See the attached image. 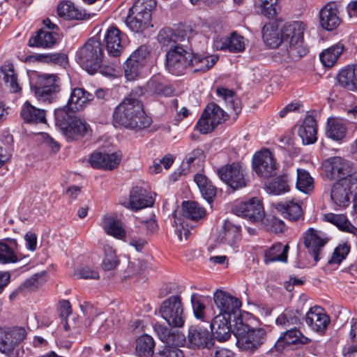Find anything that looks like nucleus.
Returning a JSON list of instances; mask_svg holds the SVG:
<instances>
[{
  "label": "nucleus",
  "mask_w": 357,
  "mask_h": 357,
  "mask_svg": "<svg viewBox=\"0 0 357 357\" xmlns=\"http://www.w3.org/2000/svg\"><path fill=\"white\" fill-rule=\"evenodd\" d=\"M112 118L114 123L133 131L145 129L151 123L142 101L132 96L125 98L114 108Z\"/></svg>",
  "instance_id": "f257e3e1"
},
{
  "label": "nucleus",
  "mask_w": 357,
  "mask_h": 357,
  "mask_svg": "<svg viewBox=\"0 0 357 357\" xmlns=\"http://www.w3.org/2000/svg\"><path fill=\"white\" fill-rule=\"evenodd\" d=\"M234 326V334L236 337V346L242 351L248 354H254L265 342L266 332L262 328H252L243 321L238 319Z\"/></svg>",
  "instance_id": "f03ea898"
},
{
  "label": "nucleus",
  "mask_w": 357,
  "mask_h": 357,
  "mask_svg": "<svg viewBox=\"0 0 357 357\" xmlns=\"http://www.w3.org/2000/svg\"><path fill=\"white\" fill-rule=\"evenodd\" d=\"M56 124L59 127L68 141L77 140L91 132L89 125L82 118L74 116L64 109L55 110Z\"/></svg>",
  "instance_id": "7ed1b4c3"
},
{
  "label": "nucleus",
  "mask_w": 357,
  "mask_h": 357,
  "mask_svg": "<svg viewBox=\"0 0 357 357\" xmlns=\"http://www.w3.org/2000/svg\"><path fill=\"white\" fill-rule=\"evenodd\" d=\"M305 29L304 23L295 21L286 24L280 31L284 43L288 44L287 47L288 57L292 61L300 59L307 52V48L303 45Z\"/></svg>",
  "instance_id": "20e7f679"
},
{
  "label": "nucleus",
  "mask_w": 357,
  "mask_h": 357,
  "mask_svg": "<svg viewBox=\"0 0 357 357\" xmlns=\"http://www.w3.org/2000/svg\"><path fill=\"white\" fill-rule=\"evenodd\" d=\"M101 43L95 38H90L77 52L76 61L84 67H109L114 64L104 57Z\"/></svg>",
  "instance_id": "39448f33"
},
{
  "label": "nucleus",
  "mask_w": 357,
  "mask_h": 357,
  "mask_svg": "<svg viewBox=\"0 0 357 357\" xmlns=\"http://www.w3.org/2000/svg\"><path fill=\"white\" fill-rule=\"evenodd\" d=\"M322 167L325 176L330 180L347 179L351 185L357 184V172L349 161L341 157L328 158L323 162Z\"/></svg>",
  "instance_id": "423d86ee"
},
{
  "label": "nucleus",
  "mask_w": 357,
  "mask_h": 357,
  "mask_svg": "<svg viewBox=\"0 0 357 357\" xmlns=\"http://www.w3.org/2000/svg\"><path fill=\"white\" fill-rule=\"evenodd\" d=\"M31 89L38 101L50 103L61 90V79L56 74L39 75Z\"/></svg>",
  "instance_id": "0eeeda50"
},
{
  "label": "nucleus",
  "mask_w": 357,
  "mask_h": 357,
  "mask_svg": "<svg viewBox=\"0 0 357 357\" xmlns=\"http://www.w3.org/2000/svg\"><path fill=\"white\" fill-rule=\"evenodd\" d=\"M159 313L171 327L180 328L184 325L185 316L183 304L178 295L165 300L160 307Z\"/></svg>",
  "instance_id": "6e6552de"
},
{
  "label": "nucleus",
  "mask_w": 357,
  "mask_h": 357,
  "mask_svg": "<svg viewBox=\"0 0 357 357\" xmlns=\"http://www.w3.org/2000/svg\"><path fill=\"white\" fill-rule=\"evenodd\" d=\"M226 112L217 104H208L199 119L196 128L202 134H207L214 130L226 119Z\"/></svg>",
  "instance_id": "1a4fd4ad"
},
{
  "label": "nucleus",
  "mask_w": 357,
  "mask_h": 357,
  "mask_svg": "<svg viewBox=\"0 0 357 357\" xmlns=\"http://www.w3.org/2000/svg\"><path fill=\"white\" fill-rule=\"evenodd\" d=\"M214 303L220 310V314L233 317L234 325L239 319H243L241 301L228 292L218 289L213 295Z\"/></svg>",
  "instance_id": "9d476101"
},
{
  "label": "nucleus",
  "mask_w": 357,
  "mask_h": 357,
  "mask_svg": "<svg viewBox=\"0 0 357 357\" xmlns=\"http://www.w3.org/2000/svg\"><path fill=\"white\" fill-rule=\"evenodd\" d=\"M252 163L255 172L264 178L276 175L280 166L273 153L266 149L256 152L253 155Z\"/></svg>",
  "instance_id": "9b49d317"
},
{
  "label": "nucleus",
  "mask_w": 357,
  "mask_h": 357,
  "mask_svg": "<svg viewBox=\"0 0 357 357\" xmlns=\"http://www.w3.org/2000/svg\"><path fill=\"white\" fill-rule=\"evenodd\" d=\"M217 174L223 182L234 190L246 186L245 172L239 162L225 165L217 169Z\"/></svg>",
  "instance_id": "f8f14e48"
},
{
  "label": "nucleus",
  "mask_w": 357,
  "mask_h": 357,
  "mask_svg": "<svg viewBox=\"0 0 357 357\" xmlns=\"http://www.w3.org/2000/svg\"><path fill=\"white\" fill-rule=\"evenodd\" d=\"M184 45L165 51L163 56H158L155 65H160L159 60L164 62L165 67H188L192 64V53Z\"/></svg>",
  "instance_id": "ddd939ff"
},
{
  "label": "nucleus",
  "mask_w": 357,
  "mask_h": 357,
  "mask_svg": "<svg viewBox=\"0 0 357 357\" xmlns=\"http://www.w3.org/2000/svg\"><path fill=\"white\" fill-rule=\"evenodd\" d=\"M303 239L307 252L317 263L321 258L324 245L328 241V237L321 231L309 228L304 233Z\"/></svg>",
  "instance_id": "4468645a"
},
{
  "label": "nucleus",
  "mask_w": 357,
  "mask_h": 357,
  "mask_svg": "<svg viewBox=\"0 0 357 357\" xmlns=\"http://www.w3.org/2000/svg\"><path fill=\"white\" fill-rule=\"evenodd\" d=\"M233 211L237 215L248 219L252 222H261L265 215L261 202L255 197L236 206Z\"/></svg>",
  "instance_id": "2eb2a0df"
},
{
  "label": "nucleus",
  "mask_w": 357,
  "mask_h": 357,
  "mask_svg": "<svg viewBox=\"0 0 357 357\" xmlns=\"http://www.w3.org/2000/svg\"><path fill=\"white\" fill-rule=\"evenodd\" d=\"M121 158L120 152L108 153L96 151L91 153L89 162L93 168L111 171L119 166Z\"/></svg>",
  "instance_id": "dca6fc26"
},
{
  "label": "nucleus",
  "mask_w": 357,
  "mask_h": 357,
  "mask_svg": "<svg viewBox=\"0 0 357 357\" xmlns=\"http://www.w3.org/2000/svg\"><path fill=\"white\" fill-rule=\"evenodd\" d=\"M188 31L178 30L175 32L171 28H164L158 34V41L161 46V50L166 51L181 45L185 38L188 40Z\"/></svg>",
  "instance_id": "f3484780"
},
{
  "label": "nucleus",
  "mask_w": 357,
  "mask_h": 357,
  "mask_svg": "<svg viewBox=\"0 0 357 357\" xmlns=\"http://www.w3.org/2000/svg\"><path fill=\"white\" fill-rule=\"evenodd\" d=\"M233 317L219 314L212 320L211 328L214 337L219 341L228 340L231 333H234Z\"/></svg>",
  "instance_id": "a211bd4d"
},
{
  "label": "nucleus",
  "mask_w": 357,
  "mask_h": 357,
  "mask_svg": "<svg viewBox=\"0 0 357 357\" xmlns=\"http://www.w3.org/2000/svg\"><path fill=\"white\" fill-rule=\"evenodd\" d=\"M357 189V184L351 185L347 179L337 181L331 188V198L339 206H347L349 204V195Z\"/></svg>",
  "instance_id": "6ab92c4d"
},
{
  "label": "nucleus",
  "mask_w": 357,
  "mask_h": 357,
  "mask_svg": "<svg viewBox=\"0 0 357 357\" xmlns=\"http://www.w3.org/2000/svg\"><path fill=\"white\" fill-rule=\"evenodd\" d=\"M188 344L192 349H210L213 345L212 335L205 328L192 326L188 335Z\"/></svg>",
  "instance_id": "aec40b11"
},
{
  "label": "nucleus",
  "mask_w": 357,
  "mask_h": 357,
  "mask_svg": "<svg viewBox=\"0 0 357 357\" xmlns=\"http://www.w3.org/2000/svg\"><path fill=\"white\" fill-rule=\"evenodd\" d=\"M304 319L312 331L320 333L325 331L330 323L328 316L324 313L322 308L319 306L310 307Z\"/></svg>",
  "instance_id": "412c9836"
},
{
  "label": "nucleus",
  "mask_w": 357,
  "mask_h": 357,
  "mask_svg": "<svg viewBox=\"0 0 357 357\" xmlns=\"http://www.w3.org/2000/svg\"><path fill=\"white\" fill-rule=\"evenodd\" d=\"M311 340L305 336L297 328L294 327L287 330L278 339L273 347L276 351L281 352L285 347L291 344H307Z\"/></svg>",
  "instance_id": "4be33fe9"
},
{
  "label": "nucleus",
  "mask_w": 357,
  "mask_h": 357,
  "mask_svg": "<svg viewBox=\"0 0 357 357\" xmlns=\"http://www.w3.org/2000/svg\"><path fill=\"white\" fill-rule=\"evenodd\" d=\"M93 99V95L86 91L83 88L76 87L72 89L67 105L61 107H66V112H75L83 109Z\"/></svg>",
  "instance_id": "5701e85b"
},
{
  "label": "nucleus",
  "mask_w": 357,
  "mask_h": 357,
  "mask_svg": "<svg viewBox=\"0 0 357 357\" xmlns=\"http://www.w3.org/2000/svg\"><path fill=\"white\" fill-rule=\"evenodd\" d=\"M245 38L234 31L228 37L217 38L214 40V47L218 50H228L229 52H242L245 50Z\"/></svg>",
  "instance_id": "b1692460"
},
{
  "label": "nucleus",
  "mask_w": 357,
  "mask_h": 357,
  "mask_svg": "<svg viewBox=\"0 0 357 357\" xmlns=\"http://www.w3.org/2000/svg\"><path fill=\"white\" fill-rule=\"evenodd\" d=\"M337 6L333 3H328L319 12L320 24L327 31L335 29L341 23Z\"/></svg>",
  "instance_id": "393cba45"
},
{
  "label": "nucleus",
  "mask_w": 357,
  "mask_h": 357,
  "mask_svg": "<svg viewBox=\"0 0 357 357\" xmlns=\"http://www.w3.org/2000/svg\"><path fill=\"white\" fill-rule=\"evenodd\" d=\"M241 227L226 220L222 226V231L219 234L218 241L221 243L229 245L234 250L238 246L241 239Z\"/></svg>",
  "instance_id": "a878e982"
},
{
  "label": "nucleus",
  "mask_w": 357,
  "mask_h": 357,
  "mask_svg": "<svg viewBox=\"0 0 357 357\" xmlns=\"http://www.w3.org/2000/svg\"><path fill=\"white\" fill-rule=\"evenodd\" d=\"M129 204L132 210L138 211L152 206L154 200L148 192L139 186L133 187L130 192Z\"/></svg>",
  "instance_id": "bb28decb"
},
{
  "label": "nucleus",
  "mask_w": 357,
  "mask_h": 357,
  "mask_svg": "<svg viewBox=\"0 0 357 357\" xmlns=\"http://www.w3.org/2000/svg\"><path fill=\"white\" fill-rule=\"evenodd\" d=\"M121 32L116 27H109L105 36L106 49L109 56H119L123 50L121 45Z\"/></svg>",
  "instance_id": "cd10ccee"
},
{
  "label": "nucleus",
  "mask_w": 357,
  "mask_h": 357,
  "mask_svg": "<svg viewBox=\"0 0 357 357\" xmlns=\"http://www.w3.org/2000/svg\"><path fill=\"white\" fill-rule=\"evenodd\" d=\"M58 40V32L40 29L29 39V45L30 47L50 48L56 44Z\"/></svg>",
  "instance_id": "c85d7f7f"
},
{
  "label": "nucleus",
  "mask_w": 357,
  "mask_h": 357,
  "mask_svg": "<svg viewBox=\"0 0 357 357\" xmlns=\"http://www.w3.org/2000/svg\"><path fill=\"white\" fill-rule=\"evenodd\" d=\"M317 123L312 116H307L298 128V135L303 144H313L317 141Z\"/></svg>",
  "instance_id": "c756f323"
},
{
  "label": "nucleus",
  "mask_w": 357,
  "mask_h": 357,
  "mask_svg": "<svg viewBox=\"0 0 357 357\" xmlns=\"http://www.w3.org/2000/svg\"><path fill=\"white\" fill-rule=\"evenodd\" d=\"M135 13V11L129 10L125 21L130 31L134 33H142L147 28L153 26L151 18L149 17L147 15H136Z\"/></svg>",
  "instance_id": "7c9ffc66"
},
{
  "label": "nucleus",
  "mask_w": 357,
  "mask_h": 357,
  "mask_svg": "<svg viewBox=\"0 0 357 357\" xmlns=\"http://www.w3.org/2000/svg\"><path fill=\"white\" fill-rule=\"evenodd\" d=\"M20 116L22 119L29 123H45V111L32 105L26 101L22 106Z\"/></svg>",
  "instance_id": "2f4dec72"
},
{
  "label": "nucleus",
  "mask_w": 357,
  "mask_h": 357,
  "mask_svg": "<svg viewBox=\"0 0 357 357\" xmlns=\"http://www.w3.org/2000/svg\"><path fill=\"white\" fill-rule=\"evenodd\" d=\"M345 123L336 118H329L326 127V135L336 142L342 141L347 134Z\"/></svg>",
  "instance_id": "473e14b6"
},
{
  "label": "nucleus",
  "mask_w": 357,
  "mask_h": 357,
  "mask_svg": "<svg viewBox=\"0 0 357 357\" xmlns=\"http://www.w3.org/2000/svg\"><path fill=\"white\" fill-rule=\"evenodd\" d=\"M215 93L218 97L225 101L228 109L233 111L235 114L241 112V102L234 90L218 86L215 89Z\"/></svg>",
  "instance_id": "72a5a7b5"
},
{
  "label": "nucleus",
  "mask_w": 357,
  "mask_h": 357,
  "mask_svg": "<svg viewBox=\"0 0 357 357\" xmlns=\"http://www.w3.org/2000/svg\"><path fill=\"white\" fill-rule=\"evenodd\" d=\"M8 241L10 244L0 241V264H1L15 263L19 259L17 255V241L11 238Z\"/></svg>",
  "instance_id": "f704fd0d"
},
{
  "label": "nucleus",
  "mask_w": 357,
  "mask_h": 357,
  "mask_svg": "<svg viewBox=\"0 0 357 357\" xmlns=\"http://www.w3.org/2000/svg\"><path fill=\"white\" fill-rule=\"evenodd\" d=\"M155 345L151 335H142L135 341V354L138 357H153Z\"/></svg>",
  "instance_id": "c9c22d12"
},
{
  "label": "nucleus",
  "mask_w": 357,
  "mask_h": 357,
  "mask_svg": "<svg viewBox=\"0 0 357 357\" xmlns=\"http://www.w3.org/2000/svg\"><path fill=\"white\" fill-rule=\"evenodd\" d=\"M151 54L147 46L141 45L126 60L127 67H143L149 65Z\"/></svg>",
  "instance_id": "e433bc0d"
},
{
  "label": "nucleus",
  "mask_w": 357,
  "mask_h": 357,
  "mask_svg": "<svg viewBox=\"0 0 357 357\" xmlns=\"http://www.w3.org/2000/svg\"><path fill=\"white\" fill-rule=\"evenodd\" d=\"M38 60H43L48 64L59 66L61 67H65L68 65L67 54L61 52L40 56L30 55L26 57L25 62L30 64L31 62Z\"/></svg>",
  "instance_id": "4c0bfd02"
},
{
  "label": "nucleus",
  "mask_w": 357,
  "mask_h": 357,
  "mask_svg": "<svg viewBox=\"0 0 357 357\" xmlns=\"http://www.w3.org/2000/svg\"><path fill=\"white\" fill-rule=\"evenodd\" d=\"M337 79L342 87L357 92V68H341Z\"/></svg>",
  "instance_id": "58836bf2"
},
{
  "label": "nucleus",
  "mask_w": 357,
  "mask_h": 357,
  "mask_svg": "<svg viewBox=\"0 0 357 357\" xmlns=\"http://www.w3.org/2000/svg\"><path fill=\"white\" fill-rule=\"evenodd\" d=\"M194 181L197 185L203 198L206 199L208 204L213 202L216 194V189L212 185L211 182L202 174H197L194 176Z\"/></svg>",
  "instance_id": "ea45409f"
},
{
  "label": "nucleus",
  "mask_w": 357,
  "mask_h": 357,
  "mask_svg": "<svg viewBox=\"0 0 357 357\" xmlns=\"http://www.w3.org/2000/svg\"><path fill=\"white\" fill-rule=\"evenodd\" d=\"M288 245H283L282 243L273 245L267 250L264 255V262L268 264L274 261L286 262L287 261Z\"/></svg>",
  "instance_id": "a19ab883"
},
{
  "label": "nucleus",
  "mask_w": 357,
  "mask_h": 357,
  "mask_svg": "<svg viewBox=\"0 0 357 357\" xmlns=\"http://www.w3.org/2000/svg\"><path fill=\"white\" fill-rule=\"evenodd\" d=\"M344 46L340 43L324 50L320 54V61L324 67H333L343 52Z\"/></svg>",
  "instance_id": "79ce46f5"
},
{
  "label": "nucleus",
  "mask_w": 357,
  "mask_h": 357,
  "mask_svg": "<svg viewBox=\"0 0 357 357\" xmlns=\"http://www.w3.org/2000/svg\"><path fill=\"white\" fill-rule=\"evenodd\" d=\"M105 231L116 238L122 239L126 236V231L122 227L121 222L112 216H105L102 222Z\"/></svg>",
  "instance_id": "37998d69"
},
{
  "label": "nucleus",
  "mask_w": 357,
  "mask_h": 357,
  "mask_svg": "<svg viewBox=\"0 0 357 357\" xmlns=\"http://www.w3.org/2000/svg\"><path fill=\"white\" fill-rule=\"evenodd\" d=\"M57 14L59 17L67 20H78L82 18V13L74 3L70 1H61L57 6Z\"/></svg>",
  "instance_id": "c03bdc74"
},
{
  "label": "nucleus",
  "mask_w": 357,
  "mask_h": 357,
  "mask_svg": "<svg viewBox=\"0 0 357 357\" xmlns=\"http://www.w3.org/2000/svg\"><path fill=\"white\" fill-rule=\"evenodd\" d=\"M296 186L299 191L308 194L314 189V179L305 169H298Z\"/></svg>",
  "instance_id": "a18cd8bd"
},
{
  "label": "nucleus",
  "mask_w": 357,
  "mask_h": 357,
  "mask_svg": "<svg viewBox=\"0 0 357 357\" xmlns=\"http://www.w3.org/2000/svg\"><path fill=\"white\" fill-rule=\"evenodd\" d=\"M182 211L184 217L193 220L200 219L206 214L205 209L195 202H183Z\"/></svg>",
  "instance_id": "49530a36"
},
{
  "label": "nucleus",
  "mask_w": 357,
  "mask_h": 357,
  "mask_svg": "<svg viewBox=\"0 0 357 357\" xmlns=\"http://www.w3.org/2000/svg\"><path fill=\"white\" fill-rule=\"evenodd\" d=\"M279 210L284 218L291 221H296L303 215V211L301 205L294 201H289L287 203L279 205Z\"/></svg>",
  "instance_id": "de8ad7c7"
},
{
  "label": "nucleus",
  "mask_w": 357,
  "mask_h": 357,
  "mask_svg": "<svg viewBox=\"0 0 357 357\" xmlns=\"http://www.w3.org/2000/svg\"><path fill=\"white\" fill-rule=\"evenodd\" d=\"M300 317L301 314L298 310H286L277 317L275 323L282 327H289L298 324Z\"/></svg>",
  "instance_id": "09e8293b"
},
{
  "label": "nucleus",
  "mask_w": 357,
  "mask_h": 357,
  "mask_svg": "<svg viewBox=\"0 0 357 357\" xmlns=\"http://www.w3.org/2000/svg\"><path fill=\"white\" fill-rule=\"evenodd\" d=\"M268 190L274 195H280L289 190V179L286 174L280 175L267 185Z\"/></svg>",
  "instance_id": "8fccbe9b"
},
{
  "label": "nucleus",
  "mask_w": 357,
  "mask_h": 357,
  "mask_svg": "<svg viewBox=\"0 0 357 357\" xmlns=\"http://www.w3.org/2000/svg\"><path fill=\"white\" fill-rule=\"evenodd\" d=\"M327 221L336 225L340 229L355 234L357 228L352 225L343 215L329 213L326 215Z\"/></svg>",
  "instance_id": "3c124183"
},
{
  "label": "nucleus",
  "mask_w": 357,
  "mask_h": 357,
  "mask_svg": "<svg viewBox=\"0 0 357 357\" xmlns=\"http://www.w3.org/2000/svg\"><path fill=\"white\" fill-rule=\"evenodd\" d=\"M0 79L4 81L13 93L18 92L21 89L17 82L15 68H0Z\"/></svg>",
  "instance_id": "603ef678"
},
{
  "label": "nucleus",
  "mask_w": 357,
  "mask_h": 357,
  "mask_svg": "<svg viewBox=\"0 0 357 357\" xmlns=\"http://www.w3.org/2000/svg\"><path fill=\"white\" fill-rule=\"evenodd\" d=\"M155 6V0H135L130 10L135 11L136 15L146 14L151 18V12Z\"/></svg>",
  "instance_id": "864d4df0"
},
{
  "label": "nucleus",
  "mask_w": 357,
  "mask_h": 357,
  "mask_svg": "<svg viewBox=\"0 0 357 357\" xmlns=\"http://www.w3.org/2000/svg\"><path fill=\"white\" fill-rule=\"evenodd\" d=\"M147 87L150 91L163 96H170L174 93V88L171 85L165 84L156 78H152L147 82Z\"/></svg>",
  "instance_id": "5fc2aeb1"
},
{
  "label": "nucleus",
  "mask_w": 357,
  "mask_h": 357,
  "mask_svg": "<svg viewBox=\"0 0 357 357\" xmlns=\"http://www.w3.org/2000/svg\"><path fill=\"white\" fill-rule=\"evenodd\" d=\"M277 0H255V5L259 12L268 18H273L276 14Z\"/></svg>",
  "instance_id": "6e6d98bb"
},
{
  "label": "nucleus",
  "mask_w": 357,
  "mask_h": 357,
  "mask_svg": "<svg viewBox=\"0 0 357 357\" xmlns=\"http://www.w3.org/2000/svg\"><path fill=\"white\" fill-rule=\"evenodd\" d=\"M262 33L264 43L271 48H276L284 43L281 31L278 32L275 30H268L264 28Z\"/></svg>",
  "instance_id": "4d7b16f0"
},
{
  "label": "nucleus",
  "mask_w": 357,
  "mask_h": 357,
  "mask_svg": "<svg viewBox=\"0 0 357 357\" xmlns=\"http://www.w3.org/2000/svg\"><path fill=\"white\" fill-rule=\"evenodd\" d=\"M105 258L102 261V268L105 271L114 270L119 264L116 257V252L113 248L109 245L104 247Z\"/></svg>",
  "instance_id": "13d9d810"
},
{
  "label": "nucleus",
  "mask_w": 357,
  "mask_h": 357,
  "mask_svg": "<svg viewBox=\"0 0 357 357\" xmlns=\"http://www.w3.org/2000/svg\"><path fill=\"white\" fill-rule=\"evenodd\" d=\"M218 56L194 54L192 53V64L190 66L199 65L200 67H213L218 61Z\"/></svg>",
  "instance_id": "bf43d9fd"
},
{
  "label": "nucleus",
  "mask_w": 357,
  "mask_h": 357,
  "mask_svg": "<svg viewBox=\"0 0 357 357\" xmlns=\"http://www.w3.org/2000/svg\"><path fill=\"white\" fill-rule=\"evenodd\" d=\"M155 331L157 332L160 339L167 343H176L175 337H178V333H175L171 328L162 325L155 326Z\"/></svg>",
  "instance_id": "052dcab7"
},
{
  "label": "nucleus",
  "mask_w": 357,
  "mask_h": 357,
  "mask_svg": "<svg viewBox=\"0 0 357 357\" xmlns=\"http://www.w3.org/2000/svg\"><path fill=\"white\" fill-rule=\"evenodd\" d=\"M350 247L347 243L340 244L334 250L329 264H340L349 252Z\"/></svg>",
  "instance_id": "680f3d73"
},
{
  "label": "nucleus",
  "mask_w": 357,
  "mask_h": 357,
  "mask_svg": "<svg viewBox=\"0 0 357 357\" xmlns=\"http://www.w3.org/2000/svg\"><path fill=\"white\" fill-rule=\"evenodd\" d=\"M89 75H94L99 72L101 75L110 79L121 77L123 74V68H86Z\"/></svg>",
  "instance_id": "e2e57ef3"
},
{
  "label": "nucleus",
  "mask_w": 357,
  "mask_h": 357,
  "mask_svg": "<svg viewBox=\"0 0 357 357\" xmlns=\"http://www.w3.org/2000/svg\"><path fill=\"white\" fill-rule=\"evenodd\" d=\"M153 357H184V354L178 347L166 345L160 349Z\"/></svg>",
  "instance_id": "0e129e2a"
},
{
  "label": "nucleus",
  "mask_w": 357,
  "mask_h": 357,
  "mask_svg": "<svg viewBox=\"0 0 357 357\" xmlns=\"http://www.w3.org/2000/svg\"><path fill=\"white\" fill-rule=\"evenodd\" d=\"M10 338V333L8 329L0 328V351L8 355L13 349V346L10 345L11 342Z\"/></svg>",
  "instance_id": "69168bd1"
},
{
  "label": "nucleus",
  "mask_w": 357,
  "mask_h": 357,
  "mask_svg": "<svg viewBox=\"0 0 357 357\" xmlns=\"http://www.w3.org/2000/svg\"><path fill=\"white\" fill-rule=\"evenodd\" d=\"M191 304L195 317L203 320L205 315V305L197 298V294H193L191 296Z\"/></svg>",
  "instance_id": "338daca9"
},
{
  "label": "nucleus",
  "mask_w": 357,
  "mask_h": 357,
  "mask_svg": "<svg viewBox=\"0 0 357 357\" xmlns=\"http://www.w3.org/2000/svg\"><path fill=\"white\" fill-rule=\"evenodd\" d=\"M350 345L347 349L348 353L357 352V320L352 319L349 331Z\"/></svg>",
  "instance_id": "774afa93"
}]
</instances>
